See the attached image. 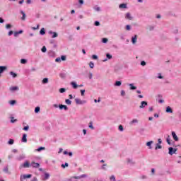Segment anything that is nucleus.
Segmentation results:
<instances>
[{
	"label": "nucleus",
	"instance_id": "nucleus-36",
	"mask_svg": "<svg viewBox=\"0 0 181 181\" xmlns=\"http://www.w3.org/2000/svg\"><path fill=\"white\" fill-rule=\"evenodd\" d=\"M122 83L121 81H116L115 86H117V87H119L121 86Z\"/></svg>",
	"mask_w": 181,
	"mask_h": 181
},
{
	"label": "nucleus",
	"instance_id": "nucleus-8",
	"mask_svg": "<svg viewBox=\"0 0 181 181\" xmlns=\"http://www.w3.org/2000/svg\"><path fill=\"white\" fill-rule=\"evenodd\" d=\"M146 105H148V102L142 101L139 106V108H144V107H146Z\"/></svg>",
	"mask_w": 181,
	"mask_h": 181
},
{
	"label": "nucleus",
	"instance_id": "nucleus-56",
	"mask_svg": "<svg viewBox=\"0 0 181 181\" xmlns=\"http://www.w3.org/2000/svg\"><path fill=\"white\" fill-rule=\"evenodd\" d=\"M13 35V31L11 30L8 32V36H12Z\"/></svg>",
	"mask_w": 181,
	"mask_h": 181
},
{
	"label": "nucleus",
	"instance_id": "nucleus-50",
	"mask_svg": "<svg viewBox=\"0 0 181 181\" xmlns=\"http://www.w3.org/2000/svg\"><path fill=\"white\" fill-rule=\"evenodd\" d=\"M29 130V126H25L24 128H23V131H28Z\"/></svg>",
	"mask_w": 181,
	"mask_h": 181
},
{
	"label": "nucleus",
	"instance_id": "nucleus-25",
	"mask_svg": "<svg viewBox=\"0 0 181 181\" xmlns=\"http://www.w3.org/2000/svg\"><path fill=\"white\" fill-rule=\"evenodd\" d=\"M65 103H66V104H67L68 105H71V100H70L69 99H66V100H65Z\"/></svg>",
	"mask_w": 181,
	"mask_h": 181
},
{
	"label": "nucleus",
	"instance_id": "nucleus-46",
	"mask_svg": "<svg viewBox=\"0 0 181 181\" xmlns=\"http://www.w3.org/2000/svg\"><path fill=\"white\" fill-rule=\"evenodd\" d=\"M10 104H11V105H13V104H16V100H11V101H10Z\"/></svg>",
	"mask_w": 181,
	"mask_h": 181
},
{
	"label": "nucleus",
	"instance_id": "nucleus-49",
	"mask_svg": "<svg viewBox=\"0 0 181 181\" xmlns=\"http://www.w3.org/2000/svg\"><path fill=\"white\" fill-rule=\"evenodd\" d=\"M95 11H96L97 12H100L101 11V8L100 7H96L95 8Z\"/></svg>",
	"mask_w": 181,
	"mask_h": 181
},
{
	"label": "nucleus",
	"instance_id": "nucleus-58",
	"mask_svg": "<svg viewBox=\"0 0 181 181\" xmlns=\"http://www.w3.org/2000/svg\"><path fill=\"white\" fill-rule=\"evenodd\" d=\"M95 103H100L101 101V99H100V98H98V100H97V99L94 100Z\"/></svg>",
	"mask_w": 181,
	"mask_h": 181
},
{
	"label": "nucleus",
	"instance_id": "nucleus-37",
	"mask_svg": "<svg viewBox=\"0 0 181 181\" xmlns=\"http://www.w3.org/2000/svg\"><path fill=\"white\" fill-rule=\"evenodd\" d=\"M106 57H107V59H112V55H111V54H106Z\"/></svg>",
	"mask_w": 181,
	"mask_h": 181
},
{
	"label": "nucleus",
	"instance_id": "nucleus-51",
	"mask_svg": "<svg viewBox=\"0 0 181 181\" xmlns=\"http://www.w3.org/2000/svg\"><path fill=\"white\" fill-rule=\"evenodd\" d=\"M92 59H93L94 60H97V59H98V57H97V55H93Z\"/></svg>",
	"mask_w": 181,
	"mask_h": 181
},
{
	"label": "nucleus",
	"instance_id": "nucleus-61",
	"mask_svg": "<svg viewBox=\"0 0 181 181\" xmlns=\"http://www.w3.org/2000/svg\"><path fill=\"white\" fill-rule=\"evenodd\" d=\"M18 35H19V34L18 33V32L14 33V36H15V37H17V36H18Z\"/></svg>",
	"mask_w": 181,
	"mask_h": 181
},
{
	"label": "nucleus",
	"instance_id": "nucleus-63",
	"mask_svg": "<svg viewBox=\"0 0 181 181\" xmlns=\"http://www.w3.org/2000/svg\"><path fill=\"white\" fill-rule=\"evenodd\" d=\"M53 107H54V108H59V105L57 104L53 105Z\"/></svg>",
	"mask_w": 181,
	"mask_h": 181
},
{
	"label": "nucleus",
	"instance_id": "nucleus-11",
	"mask_svg": "<svg viewBox=\"0 0 181 181\" xmlns=\"http://www.w3.org/2000/svg\"><path fill=\"white\" fill-rule=\"evenodd\" d=\"M125 18L128 19L129 21H132V17L130 13H127L125 15Z\"/></svg>",
	"mask_w": 181,
	"mask_h": 181
},
{
	"label": "nucleus",
	"instance_id": "nucleus-42",
	"mask_svg": "<svg viewBox=\"0 0 181 181\" xmlns=\"http://www.w3.org/2000/svg\"><path fill=\"white\" fill-rule=\"evenodd\" d=\"M102 42H103V43H107V42H108V39L103 38Z\"/></svg>",
	"mask_w": 181,
	"mask_h": 181
},
{
	"label": "nucleus",
	"instance_id": "nucleus-14",
	"mask_svg": "<svg viewBox=\"0 0 181 181\" xmlns=\"http://www.w3.org/2000/svg\"><path fill=\"white\" fill-rule=\"evenodd\" d=\"M153 144V141H150L146 143V146H149L148 147L149 149H152V146L151 145H152Z\"/></svg>",
	"mask_w": 181,
	"mask_h": 181
},
{
	"label": "nucleus",
	"instance_id": "nucleus-40",
	"mask_svg": "<svg viewBox=\"0 0 181 181\" xmlns=\"http://www.w3.org/2000/svg\"><path fill=\"white\" fill-rule=\"evenodd\" d=\"M55 62H57V63H60V62H62V58H56V59H55Z\"/></svg>",
	"mask_w": 181,
	"mask_h": 181
},
{
	"label": "nucleus",
	"instance_id": "nucleus-26",
	"mask_svg": "<svg viewBox=\"0 0 181 181\" xmlns=\"http://www.w3.org/2000/svg\"><path fill=\"white\" fill-rule=\"evenodd\" d=\"M10 74H11V76H12L13 77V78H15V77H18V74H16L13 71H11Z\"/></svg>",
	"mask_w": 181,
	"mask_h": 181
},
{
	"label": "nucleus",
	"instance_id": "nucleus-45",
	"mask_svg": "<svg viewBox=\"0 0 181 181\" xmlns=\"http://www.w3.org/2000/svg\"><path fill=\"white\" fill-rule=\"evenodd\" d=\"M61 60L64 62L66 60V56H64V55L61 56Z\"/></svg>",
	"mask_w": 181,
	"mask_h": 181
},
{
	"label": "nucleus",
	"instance_id": "nucleus-24",
	"mask_svg": "<svg viewBox=\"0 0 181 181\" xmlns=\"http://www.w3.org/2000/svg\"><path fill=\"white\" fill-rule=\"evenodd\" d=\"M14 142H15V141H14L13 139H10L8 140V145H13Z\"/></svg>",
	"mask_w": 181,
	"mask_h": 181
},
{
	"label": "nucleus",
	"instance_id": "nucleus-19",
	"mask_svg": "<svg viewBox=\"0 0 181 181\" xmlns=\"http://www.w3.org/2000/svg\"><path fill=\"white\" fill-rule=\"evenodd\" d=\"M71 86H72L73 88H77V87H78V86H77V83H76V82H71Z\"/></svg>",
	"mask_w": 181,
	"mask_h": 181
},
{
	"label": "nucleus",
	"instance_id": "nucleus-38",
	"mask_svg": "<svg viewBox=\"0 0 181 181\" xmlns=\"http://www.w3.org/2000/svg\"><path fill=\"white\" fill-rule=\"evenodd\" d=\"M16 121H18V119H15L14 117H11V122L13 124V122H16Z\"/></svg>",
	"mask_w": 181,
	"mask_h": 181
},
{
	"label": "nucleus",
	"instance_id": "nucleus-59",
	"mask_svg": "<svg viewBox=\"0 0 181 181\" xmlns=\"http://www.w3.org/2000/svg\"><path fill=\"white\" fill-rule=\"evenodd\" d=\"M148 110L150 111V112H152V111H153V107H150L148 108Z\"/></svg>",
	"mask_w": 181,
	"mask_h": 181
},
{
	"label": "nucleus",
	"instance_id": "nucleus-1",
	"mask_svg": "<svg viewBox=\"0 0 181 181\" xmlns=\"http://www.w3.org/2000/svg\"><path fill=\"white\" fill-rule=\"evenodd\" d=\"M30 177H32L31 174L23 175L21 176V181H25L26 179H30Z\"/></svg>",
	"mask_w": 181,
	"mask_h": 181
},
{
	"label": "nucleus",
	"instance_id": "nucleus-64",
	"mask_svg": "<svg viewBox=\"0 0 181 181\" xmlns=\"http://www.w3.org/2000/svg\"><path fill=\"white\" fill-rule=\"evenodd\" d=\"M158 144H162V139H158Z\"/></svg>",
	"mask_w": 181,
	"mask_h": 181
},
{
	"label": "nucleus",
	"instance_id": "nucleus-57",
	"mask_svg": "<svg viewBox=\"0 0 181 181\" xmlns=\"http://www.w3.org/2000/svg\"><path fill=\"white\" fill-rule=\"evenodd\" d=\"M121 95H122V96L125 95V90L121 91Z\"/></svg>",
	"mask_w": 181,
	"mask_h": 181
},
{
	"label": "nucleus",
	"instance_id": "nucleus-18",
	"mask_svg": "<svg viewBox=\"0 0 181 181\" xmlns=\"http://www.w3.org/2000/svg\"><path fill=\"white\" fill-rule=\"evenodd\" d=\"M6 70V66H0V74L4 73Z\"/></svg>",
	"mask_w": 181,
	"mask_h": 181
},
{
	"label": "nucleus",
	"instance_id": "nucleus-55",
	"mask_svg": "<svg viewBox=\"0 0 181 181\" xmlns=\"http://www.w3.org/2000/svg\"><path fill=\"white\" fill-rule=\"evenodd\" d=\"M110 180H114V181H115V176L112 175V176L110 177Z\"/></svg>",
	"mask_w": 181,
	"mask_h": 181
},
{
	"label": "nucleus",
	"instance_id": "nucleus-60",
	"mask_svg": "<svg viewBox=\"0 0 181 181\" xmlns=\"http://www.w3.org/2000/svg\"><path fill=\"white\" fill-rule=\"evenodd\" d=\"M78 2H79V4H81V5H83V4H84V1H83V0H79Z\"/></svg>",
	"mask_w": 181,
	"mask_h": 181
},
{
	"label": "nucleus",
	"instance_id": "nucleus-17",
	"mask_svg": "<svg viewBox=\"0 0 181 181\" xmlns=\"http://www.w3.org/2000/svg\"><path fill=\"white\" fill-rule=\"evenodd\" d=\"M40 35H46V30H45L44 28H42L40 30Z\"/></svg>",
	"mask_w": 181,
	"mask_h": 181
},
{
	"label": "nucleus",
	"instance_id": "nucleus-2",
	"mask_svg": "<svg viewBox=\"0 0 181 181\" xmlns=\"http://www.w3.org/2000/svg\"><path fill=\"white\" fill-rule=\"evenodd\" d=\"M168 153L169 155H173V153H176V151H177V148H173V147H170L168 148Z\"/></svg>",
	"mask_w": 181,
	"mask_h": 181
},
{
	"label": "nucleus",
	"instance_id": "nucleus-12",
	"mask_svg": "<svg viewBox=\"0 0 181 181\" xmlns=\"http://www.w3.org/2000/svg\"><path fill=\"white\" fill-rule=\"evenodd\" d=\"M26 134H23V137H22V142H28V139H26Z\"/></svg>",
	"mask_w": 181,
	"mask_h": 181
},
{
	"label": "nucleus",
	"instance_id": "nucleus-6",
	"mask_svg": "<svg viewBox=\"0 0 181 181\" xmlns=\"http://www.w3.org/2000/svg\"><path fill=\"white\" fill-rule=\"evenodd\" d=\"M30 166H32V168H39V166H40V164L33 161L30 164Z\"/></svg>",
	"mask_w": 181,
	"mask_h": 181
},
{
	"label": "nucleus",
	"instance_id": "nucleus-34",
	"mask_svg": "<svg viewBox=\"0 0 181 181\" xmlns=\"http://www.w3.org/2000/svg\"><path fill=\"white\" fill-rule=\"evenodd\" d=\"M41 50H42V53H46V51H47V49H46V47H45V46H43Z\"/></svg>",
	"mask_w": 181,
	"mask_h": 181
},
{
	"label": "nucleus",
	"instance_id": "nucleus-47",
	"mask_svg": "<svg viewBox=\"0 0 181 181\" xmlns=\"http://www.w3.org/2000/svg\"><path fill=\"white\" fill-rule=\"evenodd\" d=\"M136 122H138V119H133V120L131 122V124H135V123H136Z\"/></svg>",
	"mask_w": 181,
	"mask_h": 181
},
{
	"label": "nucleus",
	"instance_id": "nucleus-48",
	"mask_svg": "<svg viewBox=\"0 0 181 181\" xmlns=\"http://www.w3.org/2000/svg\"><path fill=\"white\" fill-rule=\"evenodd\" d=\"M86 93V90H81V95H82V96H83L84 95V93Z\"/></svg>",
	"mask_w": 181,
	"mask_h": 181
},
{
	"label": "nucleus",
	"instance_id": "nucleus-31",
	"mask_svg": "<svg viewBox=\"0 0 181 181\" xmlns=\"http://www.w3.org/2000/svg\"><path fill=\"white\" fill-rule=\"evenodd\" d=\"M167 143L168 145H170V136H168L166 139Z\"/></svg>",
	"mask_w": 181,
	"mask_h": 181
},
{
	"label": "nucleus",
	"instance_id": "nucleus-20",
	"mask_svg": "<svg viewBox=\"0 0 181 181\" xmlns=\"http://www.w3.org/2000/svg\"><path fill=\"white\" fill-rule=\"evenodd\" d=\"M47 83H49V78H45L42 80V84H47Z\"/></svg>",
	"mask_w": 181,
	"mask_h": 181
},
{
	"label": "nucleus",
	"instance_id": "nucleus-41",
	"mask_svg": "<svg viewBox=\"0 0 181 181\" xmlns=\"http://www.w3.org/2000/svg\"><path fill=\"white\" fill-rule=\"evenodd\" d=\"M89 66H90V69H94V63L90 62Z\"/></svg>",
	"mask_w": 181,
	"mask_h": 181
},
{
	"label": "nucleus",
	"instance_id": "nucleus-32",
	"mask_svg": "<svg viewBox=\"0 0 181 181\" xmlns=\"http://www.w3.org/2000/svg\"><path fill=\"white\" fill-rule=\"evenodd\" d=\"M46 148L45 147H40L37 149V152H40V151H45Z\"/></svg>",
	"mask_w": 181,
	"mask_h": 181
},
{
	"label": "nucleus",
	"instance_id": "nucleus-21",
	"mask_svg": "<svg viewBox=\"0 0 181 181\" xmlns=\"http://www.w3.org/2000/svg\"><path fill=\"white\" fill-rule=\"evenodd\" d=\"M129 86L130 87V90H136V87L134 86V84L130 83Z\"/></svg>",
	"mask_w": 181,
	"mask_h": 181
},
{
	"label": "nucleus",
	"instance_id": "nucleus-5",
	"mask_svg": "<svg viewBox=\"0 0 181 181\" xmlns=\"http://www.w3.org/2000/svg\"><path fill=\"white\" fill-rule=\"evenodd\" d=\"M49 34L52 35V39H54V37H57V36H59V34H57V33L53 31H49Z\"/></svg>",
	"mask_w": 181,
	"mask_h": 181
},
{
	"label": "nucleus",
	"instance_id": "nucleus-22",
	"mask_svg": "<svg viewBox=\"0 0 181 181\" xmlns=\"http://www.w3.org/2000/svg\"><path fill=\"white\" fill-rule=\"evenodd\" d=\"M119 8L125 9V8H127V4H120V5L119 6Z\"/></svg>",
	"mask_w": 181,
	"mask_h": 181
},
{
	"label": "nucleus",
	"instance_id": "nucleus-33",
	"mask_svg": "<svg viewBox=\"0 0 181 181\" xmlns=\"http://www.w3.org/2000/svg\"><path fill=\"white\" fill-rule=\"evenodd\" d=\"M89 128H90V129H94V127L93 126V122H89Z\"/></svg>",
	"mask_w": 181,
	"mask_h": 181
},
{
	"label": "nucleus",
	"instance_id": "nucleus-62",
	"mask_svg": "<svg viewBox=\"0 0 181 181\" xmlns=\"http://www.w3.org/2000/svg\"><path fill=\"white\" fill-rule=\"evenodd\" d=\"M4 21L2 18H0V23H4Z\"/></svg>",
	"mask_w": 181,
	"mask_h": 181
},
{
	"label": "nucleus",
	"instance_id": "nucleus-44",
	"mask_svg": "<svg viewBox=\"0 0 181 181\" xmlns=\"http://www.w3.org/2000/svg\"><path fill=\"white\" fill-rule=\"evenodd\" d=\"M126 30H131V25H126Z\"/></svg>",
	"mask_w": 181,
	"mask_h": 181
},
{
	"label": "nucleus",
	"instance_id": "nucleus-39",
	"mask_svg": "<svg viewBox=\"0 0 181 181\" xmlns=\"http://www.w3.org/2000/svg\"><path fill=\"white\" fill-rule=\"evenodd\" d=\"M69 166V163H65V164H62V168H67Z\"/></svg>",
	"mask_w": 181,
	"mask_h": 181
},
{
	"label": "nucleus",
	"instance_id": "nucleus-43",
	"mask_svg": "<svg viewBox=\"0 0 181 181\" xmlns=\"http://www.w3.org/2000/svg\"><path fill=\"white\" fill-rule=\"evenodd\" d=\"M6 29H11V28H12V25L11 24H6Z\"/></svg>",
	"mask_w": 181,
	"mask_h": 181
},
{
	"label": "nucleus",
	"instance_id": "nucleus-7",
	"mask_svg": "<svg viewBox=\"0 0 181 181\" xmlns=\"http://www.w3.org/2000/svg\"><path fill=\"white\" fill-rule=\"evenodd\" d=\"M172 136L174 139V141H179V137H177V135H176V133L175 132H172Z\"/></svg>",
	"mask_w": 181,
	"mask_h": 181
},
{
	"label": "nucleus",
	"instance_id": "nucleus-35",
	"mask_svg": "<svg viewBox=\"0 0 181 181\" xmlns=\"http://www.w3.org/2000/svg\"><path fill=\"white\" fill-rule=\"evenodd\" d=\"M65 92H66V88H62L59 89V93H65Z\"/></svg>",
	"mask_w": 181,
	"mask_h": 181
},
{
	"label": "nucleus",
	"instance_id": "nucleus-15",
	"mask_svg": "<svg viewBox=\"0 0 181 181\" xmlns=\"http://www.w3.org/2000/svg\"><path fill=\"white\" fill-rule=\"evenodd\" d=\"M21 13L23 15V16L21 18L22 21H25L26 19V13H25V12H23V11H21Z\"/></svg>",
	"mask_w": 181,
	"mask_h": 181
},
{
	"label": "nucleus",
	"instance_id": "nucleus-27",
	"mask_svg": "<svg viewBox=\"0 0 181 181\" xmlns=\"http://www.w3.org/2000/svg\"><path fill=\"white\" fill-rule=\"evenodd\" d=\"M9 170V168H8V166L5 167L3 170V171L5 173H8V171Z\"/></svg>",
	"mask_w": 181,
	"mask_h": 181
},
{
	"label": "nucleus",
	"instance_id": "nucleus-3",
	"mask_svg": "<svg viewBox=\"0 0 181 181\" xmlns=\"http://www.w3.org/2000/svg\"><path fill=\"white\" fill-rule=\"evenodd\" d=\"M22 168H30V163H29V161H25L23 164L20 165V169H22Z\"/></svg>",
	"mask_w": 181,
	"mask_h": 181
},
{
	"label": "nucleus",
	"instance_id": "nucleus-52",
	"mask_svg": "<svg viewBox=\"0 0 181 181\" xmlns=\"http://www.w3.org/2000/svg\"><path fill=\"white\" fill-rule=\"evenodd\" d=\"M119 131H124V127H122V125L119 126Z\"/></svg>",
	"mask_w": 181,
	"mask_h": 181
},
{
	"label": "nucleus",
	"instance_id": "nucleus-4",
	"mask_svg": "<svg viewBox=\"0 0 181 181\" xmlns=\"http://www.w3.org/2000/svg\"><path fill=\"white\" fill-rule=\"evenodd\" d=\"M75 102L78 105L86 104V100H81V99L78 98H76Z\"/></svg>",
	"mask_w": 181,
	"mask_h": 181
},
{
	"label": "nucleus",
	"instance_id": "nucleus-23",
	"mask_svg": "<svg viewBox=\"0 0 181 181\" xmlns=\"http://www.w3.org/2000/svg\"><path fill=\"white\" fill-rule=\"evenodd\" d=\"M49 177H50V175H49V173H45V178L43 179V180H47V179H49Z\"/></svg>",
	"mask_w": 181,
	"mask_h": 181
},
{
	"label": "nucleus",
	"instance_id": "nucleus-53",
	"mask_svg": "<svg viewBox=\"0 0 181 181\" xmlns=\"http://www.w3.org/2000/svg\"><path fill=\"white\" fill-rule=\"evenodd\" d=\"M141 66H146V62H145V61H142V62H141Z\"/></svg>",
	"mask_w": 181,
	"mask_h": 181
},
{
	"label": "nucleus",
	"instance_id": "nucleus-30",
	"mask_svg": "<svg viewBox=\"0 0 181 181\" xmlns=\"http://www.w3.org/2000/svg\"><path fill=\"white\" fill-rule=\"evenodd\" d=\"M155 149H156V151L158 149H162V146H160L159 144H156Z\"/></svg>",
	"mask_w": 181,
	"mask_h": 181
},
{
	"label": "nucleus",
	"instance_id": "nucleus-28",
	"mask_svg": "<svg viewBox=\"0 0 181 181\" xmlns=\"http://www.w3.org/2000/svg\"><path fill=\"white\" fill-rule=\"evenodd\" d=\"M21 64H26V63H28V61L25 59H22L21 60Z\"/></svg>",
	"mask_w": 181,
	"mask_h": 181
},
{
	"label": "nucleus",
	"instance_id": "nucleus-16",
	"mask_svg": "<svg viewBox=\"0 0 181 181\" xmlns=\"http://www.w3.org/2000/svg\"><path fill=\"white\" fill-rule=\"evenodd\" d=\"M16 90H19V88L18 86H13L10 88L11 91H16Z\"/></svg>",
	"mask_w": 181,
	"mask_h": 181
},
{
	"label": "nucleus",
	"instance_id": "nucleus-54",
	"mask_svg": "<svg viewBox=\"0 0 181 181\" xmlns=\"http://www.w3.org/2000/svg\"><path fill=\"white\" fill-rule=\"evenodd\" d=\"M95 26H100V22L95 21Z\"/></svg>",
	"mask_w": 181,
	"mask_h": 181
},
{
	"label": "nucleus",
	"instance_id": "nucleus-9",
	"mask_svg": "<svg viewBox=\"0 0 181 181\" xmlns=\"http://www.w3.org/2000/svg\"><path fill=\"white\" fill-rule=\"evenodd\" d=\"M136 40H138V35H134V37H132V42L133 45H135L136 43Z\"/></svg>",
	"mask_w": 181,
	"mask_h": 181
},
{
	"label": "nucleus",
	"instance_id": "nucleus-10",
	"mask_svg": "<svg viewBox=\"0 0 181 181\" xmlns=\"http://www.w3.org/2000/svg\"><path fill=\"white\" fill-rule=\"evenodd\" d=\"M59 107L61 110L64 109L65 111H67V110H69V107H67V106L66 105H59Z\"/></svg>",
	"mask_w": 181,
	"mask_h": 181
},
{
	"label": "nucleus",
	"instance_id": "nucleus-13",
	"mask_svg": "<svg viewBox=\"0 0 181 181\" xmlns=\"http://www.w3.org/2000/svg\"><path fill=\"white\" fill-rule=\"evenodd\" d=\"M166 112L172 114L173 112V110H172L170 107L168 106L166 107Z\"/></svg>",
	"mask_w": 181,
	"mask_h": 181
},
{
	"label": "nucleus",
	"instance_id": "nucleus-29",
	"mask_svg": "<svg viewBox=\"0 0 181 181\" xmlns=\"http://www.w3.org/2000/svg\"><path fill=\"white\" fill-rule=\"evenodd\" d=\"M40 111V107H36L35 109V112L37 114Z\"/></svg>",
	"mask_w": 181,
	"mask_h": 181
}]
</instances>
